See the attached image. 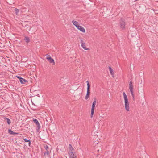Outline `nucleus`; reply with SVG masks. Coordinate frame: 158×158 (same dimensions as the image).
Returning <instances> with one entry per match:
<instances>
[{"label":"nucleus","instance_id":"f257e3e1","mask_svg":"<svg viewBox=\"0 0 158 158\" xmlns=\"http://www.w3.org/2000/svg\"><path fill=\"white\" fill-rule=\"evenodd\" d=\"M86 83H87V93L86 94L85 96V99L87 100L88 99L90 95V85L89 84V82L88 81H86Z\"/></svg>","mask_w":158,"mask_h":158},{"label":"nucleus","instance_id":"f03ea898","mask_svg":"<svg viewBox=\"0 0 158 158\" xmlns=\"http://www.w3.org/2000/svg\"><path fill=\"white\" fill-rule=\"evenodd\" d=\"M123 95L125 101V109H129V104L128 99L127 95L124 92L123 93Z\"/></svg>","mask_w":158,"mask_h":158},{"label":"nucleus","instance_id":"7ed1b4c3","mask_svg":"<svg viewBox=\"0 0 158 158\" xmlns=\"http://www.w3.org/2000/svg\"><path fill=\"white\" fill-rule=\"evenodd\" d=\"M132 82L131 81H130L129 82V89L130 91L131 92L132 96L133 99L134 98V94L133 92V86L132 84Z\"/></svg>","mask_w":158,"mask_h":158},{"label":"nucleus","instance_id":"20e7f679","mask_svg":"<svg viewBox=\"0 0 158 158\" xmlns=\"http://www.w3.org/2000/svg\"><path fill=\"white\" fill-rule=\"evenodd\" d=\"M44 148L46 151L44 152V156L46 157L48 156L49 155L50 149L47 145H46L44 146Z\"/></svg>","mask_w":158,"mask_h":158},{"label":"nucleus","instance_id":"39448f33","mask_svg":"<svg viewBox=\"0 0 158 158\" xmlns=\"http://www.w3.org/2000/svg\"><path fill=\"white\" fill-rule=\"evenodd\" d=\"M119 24L121 28L122 29H123L125 28L126 22H125V20L124 19H123L122 18L120 20Z\"/></svg>","mask_w":158,"mask_h":158},{"label":"nucleus","instance_id":"423d86ee","mask_svg":"<svg viewBox=\"0 0 158 158\" xmlns=\"http://www.w3.org/2000/svg\"><path fill=\"white\" fill-rule=\"evenodd\" d=\"M16 77L19 79L20 82L22 84H25L28 81L20 77L19 76H16Z\"/></svg>","mask_w":158,"mask_h":158},{"label":"nucleus","instance_id":"0eeeda50","mask_svg":"<svg viewBox=\"0 0 158 158\" xmlns=\"http://www.w3.org/2000/svg\"><path fill=\"white\" fill-rule=\"evenodd\" d=\"M33 121L34 123H35L37 125L36 130L37 132H38L40 129V124L37 119H34L33 120Z\"/></svg>","mask_w":158,"mask_h":158},{"label":"nucleus","instance_id":"6e6552de","mask_svg":"<svg viewBox=\"0 0 158 158\" xmlns=\"http://www.w3.org/2000/svg\"><path fill=\"white\" fill-rule=\"evenodd\" d=\"M46 59L50 63H53V65L55 64V62L54 59L52 58L49 55H48L47 56Z\"/></svg>","mask_w":158,"mask_h":158},{"label":"nucleus","instance_id":"1a4fd4ad","mask_svg":"<svg viewBox=\"0 0 158 158\" xmlns=\"http://www.w3.org/2000/svg\"><path fill=\"white\" fill-rule=\"evenodd\" d=\"M69 155L70 158H71L76 156V155L75 154L74 152H71L69 153Z\"/></svg>","mask_w":158,"mask_h":158},{"label":"nucleus","instance_id":"9d476101","mask_svg":"<svg viewBox=\"0 0 158 158\" xmlns=\"http://www.w3.org/2000/svg\"><path fill=\"white\" fill-rule=\"evenodd\" d=\"M8 132L11 135H18L19 134L18 133H16L10 129H9Z\"/></svg>","mask_w":158,"mask_h":158},{"label":"nucleus","instance_id":"9b49d317","mask_svg":"<svg viewBox=\"0 0 158 158\" xmlns=\"http://www.w3.org/2000/svg\"><path fill=\"white\" fill-rule=\"evenodd\" d=\"M24 40L27 44L30 41L29 38L28 37H25L24 39Z\"/></svg>","mask_w":158,"mask_h":158},{"label":"nucleus","instance_id":"f8f14e48","mask_svg":"<svg viewBox=\"0 0 158 158\" xmlns=\"http://www.w3.org/2000/svg\"><path fill=\"white\" fill-rule=\"evenodd\" d=\"M96 102V100L95 99H94V101L93 102L91 109H94L95 107V105Z\"/></svg>","mask_w":158,"mask_h":158},{"label":"nucleus","instance_id":"ddd939ff","mask_svg":"<svg viewBox=\"0 0 158 158\" xmlns=\"http://www.w3.org/2000/svg\"><path fill=\"white\" fill-rule=\"evenodd\" d=\"M78 29L80 30L82 32L85 33V29L83 27H82L81 26H80V27L79 28H78Z\"/></svg>","mask_w":158,"mask_h":158},{"label":"nucleus","instance_id":"4468645a","mask_svg":"<svg viewBox=\"0 0 158 158\" xmlns=\"http://www.w3.org/2000/svg\"><path fill=\"white\" fill-rule=\"evenodd\" d=\"M109 70H110V73L111 74V75H114V71H113V69L111 68L109 66Z\"/></svg>","mask_w":158,"mask_h":158},{"label":"nucleus","instance_id":"2eb2a0df","mask_svg":"<svg viewBox=\"0 0 158 158\" xmlns=\"http://www.w3.org/2000/svg\"><path fill=\"white\" fill-rule=\"evenodd\" d=\"M4 119L5 120H6L7 121V123L9 125H10V123H11V121L10 120V119L8 118H7L6 117H5L4 118Z\"/></svg>","mask_w":158,"mask_h":158},{"label":"nucleus","instance_id":"dca6fc26","mask_svg":"<svg viewBox=\"0 0 158 158\" xmlns=\"http://www.w3.org/2000/svg\"><path fill=\"white\" fill-rule=\"evenodd\" d=\"M82 47L85 50H87L88 49V48L86 47L85 45V43H82V44H81Z\"/></svg>","mask_w":158,"mask_h":158},{"label":"nucleus","instance_id":"f3484780","mask_svg":"<svg viewBox=\"0 0 158 158\" xmlns=\"http://www.w3.org/2000/svg\"><path fill=\"white\" fill-rule=\"evenodd\" d=\"M69 148L70 151H72L74 150V148H73L72 145L71 144H69Z\"/></svg>","mask_w":158,"mask_h":158},{"label":"nucleus","instance_id":"a211bd4d","mask_svg":"<svg viewBox=\"0 0 158 158\" xmlns=\"http://www.w3.org/2000/svg\"><path fill=\"white\" fill-rule=\"evenodd\" d=\"M95 109H91V118H92L94 115Z\"/></svg>","mask_w":158,"mask_h":158},{"label":"nucleus","instance_id":"6ab92c4d","mask_svg":"<svg viewBox=\"0 0 158 158\" xmlns=\"http://www.w3.org/2000/svg\"><path fill=\"white\" fill-rule=\"evenodd\" d=\"M72 22L73 23V24L75 26L78 24V22L74 20H73L72 21Z\"/></svg>","mask_w":158,"mask_h":158},{"label":"nucleus","instance_id":"aec40b11","mask_svg":"<svg viewBox=\"0 0 158 158\" xmlns=\"http://www.w3.org/2000/svg\"><path fill=\"white\" fill-rule=\"evenodd\" d=\"M15 13L17 15L19 12V10L17 8H15Z\"/></svg>","mask_w":158,"mask_h":158},{"label":"nucleus","instance_id":"412c9836","mask_svg":"<svg viewBox=\"0 0 158 158\" xmlns=\"http://www.w3.org/2000/svg\"><path fill=\"white\" fill-rule=\"evenodd\" d=\"M23 140H24V141L25 142H29L30 140H28V139H23Z\"/></svg>","mask_w":158,"mask_h":158},{"label":"nucleus","instance_id":"4be33fe9","mask_svg":"<svg viewBox=\"0 0 158 158\" xmlns=\"http://www.w3.org/2000/svg\"><path fill=\"white\" fill-rule=\"evenodd\" d=\"M75 26L77 28V29H78V28H79L80 27V26H79L78 24L77 25H76Z\"/></svg>","mask_w":158,"mask_h":158},{"label":"nucleus","instance_id":"5701e85b","mask_svg":"<svg viewBox=\"0 0 158 158\" xmlns=\"http://www.w3.org/2000/svg\"><path fill=\"white\" fill-rule=\"evenodd\" d=\"M80 42H81V44H82V43H84V42H83V40H81V41H80Z\"/></svg>","mask_w":158,"mask_h":158},{"label":"nucleus","instance_id":"b1692460","mask_svg":"<svg viewBox=\"0 0 158 158\" xmlns=\"http://www.w3.org/2000/svg\"><path fill=\"white\" fill-rule=\"evenodd\" d=\"M29 143H28V145L29 146H30L31 144V141H30L29 142Z\"/></svg>","mask_w":158,"mask_h":158},{"label":"nucleus","instance_id":"393cba45","mask_svg":"<svg viewBox=\"0 0 158 158\" xmlns=\"http://www.w3.org/2000/svg\"><path fill=\"white\" fill-rule=\"evenodd\" d=\"M129 109H126V110H127V111H129Z\"/></svg>","mask_w":158,"mask_h":158},{"label":"nucleus","instance_id":"a878e982","mask_svg":"<svg viewBox=\"0 0 158 158\" xmlns=\"http://www.w3.org/2000/svg\"><path fill=\"white\" fill-rule=\"evenodd\" d=\"M135 0V1H138V0Z\"/></svg>","mask_w":158,"mask_h":158}]
</instances>
